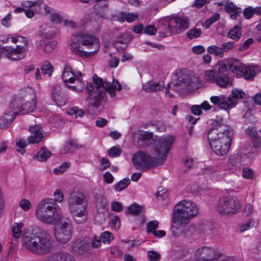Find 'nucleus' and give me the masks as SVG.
I'll return each instance as SVG.
<instances>
[{
    "instance_id": "7c9ffc66",
    "label": "nucleus",
    "mask_w": 261,
    "mask_h": 261,
    "mask_svg": "<svg viewBox=\"0 0 261 261\" xmlns=\"http://www.w3.org/2000/svg\"><path fill=\"white\" fill-rule=\"evenodd\" d=\"M39 35L42 39H50L55 35L54 29L47 24H42L39 29Z\"/></svg>"
},
{
    "instance_id": "a18cd8bd",
    "label": "nucleus",
    "mask_w": 261,
    "mask_h": 261,
    "mask_svg": "<svg viewBox=\"0 0 261 261\" xmlns=\"http://www.w3.org/2000/svg\"><path fill=\"white\" fill-rule=\"evenodd\" d=\"M207 51L209 54H213L216 56H218L221 58L224 56L222 51L221 47H219L216 45H211L208 47Z\"/></svg>"
},
{
    "instance_id": "603ef678",
    "label": "nucleus",
    "mask_w": 261,
    "mask_h": 261,
    "mask_svg": "<svg viewBox=\"0 0 261 261\" xmlns=\"http://www.w3.org/2000/svg\"><path fill=\"white\" fill-rule=\"evenodd\" d=\"M70 166V164L69 163L64 162L60 166L55 168L54 173L57 175L61 174L69 168Z\"/></svg>"
},
{
    "instance_id": "09e8293b",
    "label": "nucleus",
    "mask_w": 261,
    "mask_h": 261,
    "mask_svg": "<svg viewBox=\"0 0 261 261\" xmlns=\"http://www.w3.org/2000/svg\"><path fill=\"white\" fill-rule=\"evenodd\" d=\"M243 122L245 124H253L255 123L256 119L255 117L251 114V112H247L243 116Z\"/></svg>"
},
{
    "instance_id": "5fc2aeb1",
    "label": "nucleus",
    "mask_w": 261,
    "mask_h": 261,
    "mask_svg": "<svg viewBox=\"0 0 261 261\" xmlns=\"http://www.w3.org/2000/svg\"><path fill=\"white\" fill-rule=\"evenodd\" d=\"M147 257L149 261H159L161 254L155 251L149 250L147 252Z\"/></svg>"
},
{
    "instance_id": "f257e3e1",
    "label": "nucleus",
    "mask_w": 261,
    "mask_h": 261,
    "mask_svg": "<svg viewBox=\"0 0 261 261\" xmlns=\"http://www.w3.org/2000/svg\"><path fill=\"white\" fill-rule=\"evenodd\" d=\"M213 121V126L207 133L209 144L217 155L223 156L227 153L231 144L232 130L224 123L221 116H217Z\"/></svg>"
},
{
    "instance_id": "4be33fe9",
    "label": "nucleus",
    "mask_w": 261,
    "mask_h": 261,
    "mask_svg": "<svg viewBox=\"0 0 261 261\" xmlns=\"http://www.w3.org/2000/svg\"><path fill=\"white\" fill-rule=\"evenodd\" d=\"M210 101L212 103L218 105L221 109L225 110H230L227 97H226L223 95H220L219 96H212L210 98Z\"/></svg>"
},
{
    "instance_id": "473e14b6",
    "label": "nucleus",
    "mask_w": 261,
    "mask_h": 261,
    "mask_svg": "<svg viewBox=\"0 0 261 261\" xmlns=\"http://www.w3.org/2000/svg\"><path fill=\"white\" fill-rule=\"evenodd\" d=\"M95 199L96 209L102 210V212H107L108 203L107 198L101 195L97 194L95 195Z\"/></svg>"
},
{
    "instance_id": "a19ab883",
    "label": "nucleus",
    "mask_w": 261,
    "mask_h": 261,
    "mask_svg": "<svg viewBox=\"0 0 261 261\" xmlns=\"http://www.w3.org/2000/svg\"><path fill=\"white\" fill-rule=\"evenodd\" d=\"M132 40L131 34L129 33H124L118 36L116 40L117 43L120 44H127L129 43Z\"/></svg>"
},
{
    "instance_id": "20e7f679",
    "label": "nucleus",
    "mask_w": 261,
    "mask_h": 261,
    "mask_svg": "<svg viewBox=\"0 0 261 261\" xmlns=\"http://www.w3.org/2000/svg\"><path fill=\"white\" fill-rule=\"evenodd\" d=\"M69 46L74 54L89 58L99 50L100 44L98 40L93 35L80 33L72 35Z\"/></svg>"
},
{
    "instance_id": "f3484780",
    "label": "nucleus",
    "mask_w": 261,
    "mask_h": 261,
    "mask_svg": "<svg viewBox=\"0 0 261 261\" xmlns=\"http://www.w3.org/2000/svg\"><path fill=\"white\" fill-rule=\"evenodd\" d=\"M17 105L16 101H12L10 104L9 110L4 113L0 117V129L7 128L13 121L15 117L18 114V111H15L14 107Z\"/></svg>"
},
{
    "instance_id": "864d4df0",
    "label": "nucleus",
    "mask_w": 261,
    "mask_h": 261,
    "mask_svg": "<svg viewBox=\"0 0 261 261\" xmlns=\"http://www.w3.org/2000/svg\"><path fill=\"white\" fill-rule=\"evenodd\" d=\"M68 114L70 115H75L76 118L78 117L81 118L84 116V111L77 107H73L69 110Z\"/></svg>"
},
{
    "instance_id": "cd10ccee",
    "label": "nucleus",
    "mask_w": 261,
    "mask_h": 261,
    "mask_svg": "<svg viewBox=\"0 0 261 261\" xmlns=\"http://www.w3.org/2000/svg\"><path fill=\"white\" fill-rule=\"evenodd\" d=\"M245 95L244 92L242 90L238 89L232 90L231 95L227 97L230 109L234 108L238 102V99L243 98Z\"/></svg>"
},
{
    "instance_id": "c9c22d12",
    "label": "nucleus",
    "mask_w": 261,
    "mask_h": 261,
    "mask_svg": "<svg viewBox=\"0 0 261 261\" xmlns=\"http://www.w3.org/2000/svg\"><path fill=\"white\" fill-rule=\"evenodd\" d=\"M57 44V42L55 40H41L39 42V44L41 46L44 45L43 49L46 53H51L55 49Z\"/></svg>"
},
{
    "instance_id": "423d86ee",
    "label": "nucleus",
    "mask_w": 261,
    "mask_h": 261,
    "mask_svg": "<svg viewBox=\"0 0 261 261\" xmlns=\"http://www.w3.org/2000/svg\"><path fill=\"white\" fill-rule=\"evenodd\" d=\"M93 80L95 87L97 89L100 87H103L104 89L97 91L96 95L94 96V102L91 103V105L94 108H98L100 106L101 102L106 100L107 92L112 98H114L116 96L115 91H120L122 89L121 84L116 79H113V83H111L110 82L103 80L98 77L97 75L94 74Z\"/></svg>"
},
{
    "instance_id": "1a4fd4ad",
    "label": "nucleus",
    "mask_w": 261,
    "mask_h": 261,
    "mask_svg": "<svg viewBox=\"0 0 261 261\" xmlns=\"http://www.w3.org/2000/svg\"><path fill=\"white\" fill-rule=\"evenodd\" d=\"M200 85L199 78L195 76L181 74L178 76L174 88L177 91H191L198 89Z\"/></svg>"
},
{
    "instance_id": "ddd939ff",
    "label": "nucleus",
    "mask_w": 261,
    "mask_h": 261,
    "mask_svg": "<svg viewBox=\"0 0 261 261\" xmlns=\"http://www.w3.org/2000/svg\"><path fill=\"white\" fill-rule=\"evenodd\" d=\"M189 24L187 18L174 17L166 20L164 25L168 26V31L170 33V35H172L184 32L188 28Z\"/></svg>"
},
{
    "instance_id": "bb28decb",
    "label": "nucleus",
    "mask_w": 261,
    "mask_h": 261,
    "mask_svg": "<svg viewBox=\"0 0 261 261\" xmlns=\"http://www.w3.org/2000/svg\"><path fill=\"white\" fill-rule=\"evenodd\" d=\"M44 261H75L69 253L61 252L46 258Z\"/></svg>"
},
{
    "instance_id": "0eeeda50",
    "label": "nucleus",
    "mask_w": 261,
    "mask_h": 261,
    "mask_svg": "<svg viewBox=\"0 0 261 261\" xmlns=\"http://www.w3.org/2000/svg\"><path fill=\"white\" fill-rule=\"evenodd\" d=\"M198 212V208L196 204L190 200H183L174 206L173 222L174 224H187Z\"/></svg>"
},
{
    "instance_id": "338daca9",
    "label": "nucleus",
    "mask_w": 261,
    "mask_h": 261,
    "mask_svg": "<svg viewBox=\"0 0 261 261\" xmlns=\"http://www.w3.org/2000/svg\"><path fill=\"white\" fill-rule=\"evenodd\" d=\"M110 249L111 253L114 255L117 258L120 257L123 254L122 250L118 247H111L110 248Z\"/></svg>"
},
{
    "instance_id": "a878e982",
    "label": "nucleus",
    "mask_w": 261,
    "mask_h": 261,
    "mask_svg": "<svg viewBox=\"0 0 261 261\" xmlns=\"http://www.w3.org/2000/svg\"><path fill=\"white\" fill-rule=\"evenodd\" d=\"M62 79L66 86L69 85L68 83L74 84L75 83L74 72L72 71L69 65H66L62 72Z\"/></svg>"
},
{
    "instance_id": "39448f33",
    "label": "nucleus",
    "mask_w": 261,
    "mask_h": 261,
    "mask_svg": "<svg viewBox=\"0 0 261 261\" xmlns=\"http://www.w3.org/2000/svg\"><path fill=\"white\" fill-rule=\"evenodd\" d=\"M57 204L53 199L44 198L40 201L36 208L35 215L40 221L55 224L59 222L62 217L61 211L56 207Z\"/></svg>"
},
{
    "instance_id": "f03ea898",
    "label": "nucleus",
    "mask_w": 261,
    "mask_h": 261,
    "mask_svg": "<svg viewBox=\"0 0 261 261\" xmlns=\"http://www.w3.org/2000/svg\"><path fill=\"white\" fill-rule=\"evenodd\" d=\"M174 139V137L171 135L163 136L159 139L154 148L158 159L146 152L139 151L136 153L132 158V161L136 168L137 169H143L146 167H154L162 164L166 160Z\"/></svg>"
},
{
    "instance_id": "a211bd4d",
    "label": "nucleus",
    "mask_w": 261,
    "mask_h": 261,
    "mask_svg": "<svg viewBox=\"0 0 261 261\" xmlns=\"http://www.w3.org/2000/svg\"><path fill=\"white\" fill-rule=\"evenodd\" d=\"M252 153H239L230 156L228 160V163L236 167L248 165L252 163L253 159L251 157Z\"/></svg>"
},
{
    "instance_id": "ea45409f",
    "label": "nucleus",
    "mask_w": 261,
    "mask_h": 261,
    "mask_svg": "<svg viewBox=\"0 0 261 261\" xmlns=\"http://www.w3.org/2000/svg\"><path fill=\"white\" fill-rule=\"evenodd\" d=\"M51 153L46 148L42 147L38 151L37 158L39 161H46L48 158L50 156Z\"/></svg>"
},
{
    "instance_id": "aec40b11",
    "label": "nucleus",
    "mask_w": 261,
    "mask_h": 261,
    "mask_svg": "<svg viewBox=\"0 0 261 261\" xmlns=\"http://www.w3.org/2000/svg\"><path fill=\"white\" fill-rule=\"evenodd\" d=\"M29 129L31 133V135L28 138L29 144H37L42 140L44 136L42 127L40 125H31Z\"/></svg>"
},
{
    "instance_id": "c756f323",
    "label": "nucleus",
    "mask_w": 261,
    "mask_h": 261,
    "mask_svg": "<svg viewBox=\"0 0 261 261\" xmlns=\"http://www.w3.org/2000/svg\"><path fill=\"white\" fill-rule=\"evenodd\" d=\"M245 133L251 139L254 147H259L261 144V142L257 130L254 127L249 126L246 129Z\"/></svg>"
},
{
    "instance_id": "c85d7f7f",
    "label": "nucleus",
    "mask_w": 261,
    "mask_h": 261,
    "mask_svg": "<svg viewBox=\"0 0 261 261\" xmlns=\"http://www.w3.org/2000/svg\"><path fill=\"white\" fill-rule=\"evenodd\" d=\"M52 97L55 102L58 105H63L65 103V97L63 93L62 92L60 86L56 85L54 87Z\"/></svg>"
},
{
    "instance_id": "e2e57ef3",
    "label": "nucleus",
    "mask_w": 261,
    "mask_h": 261,
    "mask_svg": "<svg viewBox=\"0 0 261 261\" xmlns=\"http://www.w3.org/2000/svg\"><path fill=\"white\" fill-rule=\"evenodd\" d=\"M101 242V239L95 236L91 239V242L90 244L91 247L96 249L100 247Z\"/></svg>"
},
{
    "instance_id": "4c0bfd02",
    "label": "nucleus",
    "mask_w": 261,
    "mask_h": 261,
    "mask_svg": "<svg viewBox=\"0 0 261 261\" xmlns=\"http://www.w3.org/2000/svg\"><path fill=\"white\" fill-rule=\"evenodd\" d=\"M241 23L239 24L236 25L227 34V37L230 39L238 40L241 36Z\"/></svg>"
},
{
    "instance_id": "dca6fc26",
    "label": "nucleus",
    "mask_w": 261,
    "mask_h": 261,
    "mask_svg": "<svg viewBox=\"0 0 261 261\" xmlns=\"http://www.w3.org/2000/svg\"><path fill=\"white\" fill-rule=\"evenodd\" d=\"M5 56L11 60H18L24 58L26 55L25 46L16 45V48L11 46H6L2 49Z\"/></svg>"
},
{
    "instance_id": "bf43d9fd",
    "label": "nucleus",
    "mask_w": 261,
    "mask_h": 261,
    "mask_svg": "<svg viewBox=\"0 0 261 261\" xmlns=\"http://www.w3.org/2000/svg\"><path fill=\"white\" fill-rule=\"evenodd\" d=\"M242 176L246 179H252L254 177V172L250 168L245 167L243 169Z\"/></svg>"
},
{
    "instance_id": "0e129e2a",
    "label": "nucleus",
    "mask_w": 261,
    "mask_h": 261,
    "mask_svg": "<svg viewBox=\"0 0 261 261\" xmlns=\"http://www.w3.org/2000/svg\"><path fill=\"white\" fill-rule=\"evenodd\" d=\"M16 146L18 148L17 149V150L20 152L21 154H23L24 152V148L26 146V144L24 141H22L21 139H16Z\"/></svg>"
},
{
    "instance_id": "774afa93",
    "label": "nucleus",
    "mask_w": 261,
    "mask_h": 261,
    "mask_svg": "<svg viewBox=\"0 0 261 261\" xmlns=\"http://www.w3.org/2000/svg\"><path fill=\"white\" fill-rule=\"evenodd\" d=\"M254 225V222L251 219L248 220L245 223L242 224L240 225V229L241 232H243L248 229L252 227Z\"/></svg>"
},
{
    "instance_id": "6e6552de",
    "label": "nucleus",
    "mask_w": 261,
    "mask_h": 261,
    "mask_svg": "<svg viewBox=\"0 0 261 261\" xmlns=\"http://www.w3.org/2000/svg\"><path fill=\"white\" fill-rule=\"evenodd\" d=\"M240 208V200L230 195L221 197L216 204L217 211L223 216L236 214Z\"/></svg>"
},
{
    "instance_id": "393cba45",
    "label": "nucleus",
    "mask_w": 261,
    "mask_h": 261,
    "mask_svg": "<svg viewBox=\"0 0 261 261\" xmlns=\"http://www.w3.org/2000/svg\"><path fill=\"white\" fill-rule=\"evenodd\" d=\"M165 87L163 81H160L158 83L149 81L143 85V90L146 92H152L162 90Z\"/></svg>"
},
{
    "instance_id": "37998d69",
    "label": "nucleus",
    "mask_w": 261,
    "mask_h": 261,
    "mask_svg": "<svg viewBox=\"0 0 261 261\" xmlns=\"http://www.w3.org/2000/svg\"><path fill=\"white\" fill-rule=\"evenodd\" d=\"M23 226V224L22 223H14L12 228V232L13 237L15 238H19L22 234V228Z\"/></svg>"
},
{
    "instance_id": "052dcab7",
    "label": "nucleus",
    "mask_w": 261,
    "mask_h": 261,
    "mask_svg": "<svg viewBox=\"0 0 261 261\" xmlns=\"http://www.w3.org/2000/svg\"><path fill=\"white\" fill-rule=\"evenodd\" d=\"M234 42L233 41H229L223 43L221 46L223 54L224 55V53H228L229 51L233 49L234 47Z\"/></svg>"
},
{
    "instance_id": "8fccbe9b",
    "label": "nucleus",
    "mask_w": 261,
    "mask_h": 261,
    "mask_svg": "<svg viewBox=\"0 0 261 261\" xmlns=\"http://www.w3.org/2000/svg\"><path fill=\"white\" fill-rule=\"evenodd\" d=\"M130 184V180L128 178H125L119 181L115 185V189L117 191H121L125 189Z\"/></svg>"
},
{
    "instance_id": "2f4dec72",
    "label": "nucleus",
    "mask_w": 261,
    "mask_h": 261,
    "mask_svg": "<svg viewBox=\"0 0 261 261\" xmlns=\"http://www.w3.org/2000/svg\"><path fill=\"white\" fill-rule=\"evenodd\" d=\"M138 139L146 146H149L154 142L153 134L151 132H140L139 134Z\"/></svg>"
},
{
    "instance_id": "79ce46f5",
    "label": "nucleus",
    "mask_w": 261,
    "mask_h": 261,
    "mask_svg": "<svg viewBox=\"0 0 261 261\" xmlns=\"http://www.w3.org/2000/svg\"><path fill=\"white\" fill-rule=\"evenodd\" d=\"M41 69L43 74H47L50 77L54 70V67L48 61H45L43 62Z\"/></svg>"
},
{
    "instance_id": "4d7b16f0",
    "label": "nucleus",
    "mask_w": 261,
    "mask_h": 261,
    "mask_svg": "<svg viewBox=\"0 0 261 261\" xmlns=\"http://www.w3.org/2000/svg\"><path fill=\"white\" fill-rule=\"evenodd\" d=\"M159 226V222L156 220L149 221L146 226V230L148 233H153Z\"/></svg>"
},
{
    "instance_id": "7ed1b4c3",
    "label": "nucleus",
    "mask_w": 261,
    "mask_h": 261,
    "mask_svg": "<svg viewBox=\"0 0 261 261\" xmlns=\"http://www.w3.org/2000/svg\"><path fill=\"white\" fill-rule=\"evenodd\" d=\"M22 246L28 251L37 255L49 253L53 248L51 237L43 229L34 226L29 232H24L22 238Z\"/></svg>"
},
{
    "instance_id": "2eb2a0df",
    "label": "nucleus",
    "mask_w": 261,
    "mask_h": 261,
    "mask_svg": "<svg viewBox=\"0 0 261 261\" xmlns=\"http://www.w3.org/2000/svg\"><path fill=\"white\" fill-rule=\"evenodd\" d=\"M90 248V244L88 241L82 238L75 239L70 243L71 251L79 256L86 255Z\"/></svg>"
},
{
    "instance_id": "412c9836",
    "label": "nucleus",
    "mask_w": 261,
    "mask_h": 261,
    "mask_svg": "<svg viewBox=\"0 0 261 261\" xmlns=\"http://www.w3.org/2000/svg\"><path fill=\"white\" fill-rule=\"evenodd\" d=\"M74 221L77 224H83L87 221V206H81L69 209Z\"/></svg>"
},
{
    "instance_id": "49530a36",
    "label": "nucleus",
    "mask_w": 261,
    "mask_h": 261,
    "mask_svg": "<svg viewBox=\"0 0 261 261\" xmlns=\"http://www.w3.org/2000/svg\"><path fill=\"white\" fill-rule=\"evenodd\" d=\"M100 238L102 243L109 244L113 240L114 237L112 233L108 231H105L101 233Z\"/></svg>"
},
{
    "instance_id": "f8f14e48",
    "label": "nucleus",
    "mask_w": 261,
    "mask_h": 261,
    "mask_svg": "<svg viewBox=\"0 0 261 261\" xmlns=\"http://www.w3.org/2000/svg\"><path fill=\"white\" fill-rule=\"evenodd\" d=\"M35 97L36 95L34 90L30 88L27 91L26 94L23 97V101H25V103H23L20 107L18 106V102L16 99L12 100H16L17 103L14 107L15 111H18V113L21 111H24V112L22 113L23 114L33 112L36 108L37 103Z\"/></svg>"
},
{
    "instance_id": "6ab92c4d",
    "label": "nucleus",
    "mask_w": 261,
    "mask_h": 261,
    "mask_svg": "<svg viewBox=\"0 0 261 261\" xmlns=\"http://www.w3.org/2000/svg\"><path fill=\"white\" fill-rule=\"evenodd\" d=\"M69 209L87 206L85 194L79 191L70 194L68 199Z\"/></svg>"
},
{
    "instance_id": "5701e85b",
    "label": "nucleus",
    "mask_w": 261,
    "mask_h": 261,
    "mask_svg": "<svg viewBox=\"0 0 261 261\" xmlns=\"http://www.w3.org/2000/svg\"><path fill=\"white\" fill-rule=\"evenodd\" d=\"M233 78L226 74H218L216 84L220 88H226L232 86Z\"/></svg>"
},
{
    "instance_id": "de8ad7c7",
    "label": "nucleus",
    "mask_w": 261,
    "mask_h": 261,
    "mask_svg": "<svg viewBox=\"0 0 261 261\" xmlns=\"http://www.w3.org/2000/svg\"><path fill=\"white\" fill-rule=\"evenodd\" d=\"M76 81V83L75 85H67V87L68 89L77 92H82L84 89L85 87V84L82 82L81 80L78 79Z\"/></svg>"
},
{
    "instance_id": "c03bdc74",
    "label": "nucleus",
    "mask_w": 261,
    "mask_h": 261,
    "mask_svg": "<svg viewBox=\"0 0 261 261\" xmlns=\"http://www.w3.org/2000/svg\"><path fill=\"white\" fill-rule=\"evenodd\" d=\"M143 207L137 203H134L128 207L127 214L133 216L139 215L142 211Z\"/></svg>"
},
{
    "instance_id": "b1692460",
    "label": "nucleus",
    "mask_w": 261,
    "mask_h": 261,
    "mask_svg": "<svg viewBox=\"0 0 261 261\" xmlns=\"http://www.w3.org/2000/svg\"><path fill=\"white\" fill-rule=\"evenodd\" d=\"M239 64L242 67L241 70V75L236 76L237 77H244L247 80H252L256 74L255 70L253 67L246 66L244 64L241 63L239 61Z\"/></svg>"
},
{
    "instance_id": "4468645a",
    "label": "nucleus",
    "mask_w": 261,
    "mask_h": 261,
    "mask_svg": "<svg viewBox=\"0 0 261 261\" xmlns=\"http://www.w3.org/2000/svg\"><path fill=\"white\" fill-rule=\"evenodd\" d=\"M72 236V226L71 223L64 222L55 230L56 240L61 244L67 243Z\"/></svg>"
},
{
    "instance_id": "9b49d317",
    "label": "nucleus",
    "mask_w": 261,
    "mask_h": 261,
    "mask_svg": "<svg viewBox=\"0 0 261 261\" xmlns=\"http://www.w3.org/2000/svg\"><path fill=\"white\" fill-rule=\"evenodd\" d=\"M242 67L239 64V60L230 59L225 61H220L214 66V69L218 74H224L226 71H231L235 76L241 74Z\"/></svg>"
},
{
    "instance_id": "680f3d73",
    "label": "nucleus",
    "mask_w": 261,
    "mask_h": 261,
    "mask_svg": "<svg viewBox=\"0 0 261 261\" xmlns=\"http://www.w3.org/2000/svg\"><path fill=\"white\" fill-rule=\"evenodd\" d=\"M102 210H97V213L95 215V220L99 223H102L106 219L105 213Z\"/></svg>"
},
{
    "instance_id": "72a5a7b5",
    "label": "nucleus",
    "mask_w": 261,
    "mask_h": 261,
    "mask_svg": "<svg viewBox=\"0 0 261 261\" xmlns=\"http://www.w3.org/2000/svg\"><path fill=\"white\" fill-rule=\"evenodd\" d=\"M138 15L134 13L122 12L118 17V20L121 22L125 21L131 22L136 19Z\"/></svg>"
},
{
    "instance_id": "13d9d810",
    "label": "nucleus",
    "mask_w": 261,
    "mask_h": 261,
    "mask_svg": "<svg viewBox=\"0 0 261 261\" xmlns=\"http://www.w3.org/2000/svg\"><path fill=\"white\" fill-rule=\"evenodd\" d=\"M121 149L118 146H114L108 150L109 155L110 157L118 156L121 154Z\"/></svg>"
},
{
    "instance_id": "9d476101",
    "label": "nucleus",
    "mask_w": 261,
    "mask_h": 261,
    "mask_svg": "<svg viewBox=\"0 0 261 261\" xmlns=\"http://www.w3.org/2000/svg\"><path fill=\"white\" fill-rule=\"evenodd\" d=\"M222 256V253L217 248L203 246L198 248L195 252L197 261H218Z\"/></svg>"
},
{
    "instance_id": "58836bf2",
    "label": "nucleus",
    "mask_w": 261,
    "mask_h": 261,
    "mask_svg": "<svg viewBox=\"0 0 261 261\" xmlns=\"http://www.w3.org/2000/svg\"><path fill=\"white\" fill-rule=\"evenodd\" d=\"M11 41L14 43H18L17 45L25 46L26 51L28 50V41L27 38L25 37L16 35L11 38Z\"/></svg>"
},
{
    "instance_id": "6e6d98bb",
    "label": "nucleus",
    "mask_w": 261,
    "mask_h": 261,
    "mask_svg": "<svg viewBox=\"0 0 261 261\" xmlns=\"http://www.w3.org/2000/svg\"><path fill=\"white\" fill-rule=\"evenodd\" d=\"M96 18H97V20H98L99 19L100 22H101V21L102 20L101 17L100 16H99L98 15L95 14H91L90 15V14L86 15L82 21L84 22V23H85L87 22H88L89 21L92 22L93 21H94L96 22Z\"/></svg>"
},
{
    "instance_id": "3c124183",
    "label": "nucleus",
    "mask_w": 261,
    "mask_h": 261,
    "mask_svg": "<svg viewBox=\"0 0 261 261\" xmlns=\"http://www.w3.org/2000/svg\"><path fill=\"white\" fill-rule=\"evenodd\" d=\"M201 34V30L195 28L188 31L187 33V36L189 39H193L199 37Z\"/></svg>"
},
{
    "instance_id": "f704fd0d",
    "label": "nucleus",
    "mask_w": 261,
    "mask_h": 261,
    "mask_svg": "<svg viewBox=\"0 0 261 261\" xmlns=\"http://www.w3.org/2000/svg\"><path fill=\"white\" fill-rule=\"evenodd\" d=\"M171 227L172 234L175 236H179L186 234L187 226L186 224H175Z\"/></svg>"
},
{
    "instance_id": "e433bc0d",
    "label": "nucleus",
    "mask_w": 261,
    "mask_h": 261,
    "mask_svg": "<svg viewBox=\"0 0 261 261\" xmlns=\"http://www.w3.org/2000/svg\"><path fill=\"white\" fill-rule=\"evenodd\" d=\"M218 76L214 69L206 70L204 72V80L207 83L215 84Z\"/></svg>"
},
{
    "instance_id": "69168bd1",
    "label": "nucleus",
    "mask_w": 261,
    "mask_h": 261,
    "mask_svg": "<svg viewBox=\"0 0 261 261\" xmlns=\"http://www.w3.org/2000/svg\"><path fill=\"white\" fill-rule=\"evenodd\" d=\"M54 196L55 199L53 200H54V202L55 203L56 202L59 203L63 202L64 200V196L63 193L60 190H57L56 191H55L54 194Z\"/></svg>"
}]
</instances>
